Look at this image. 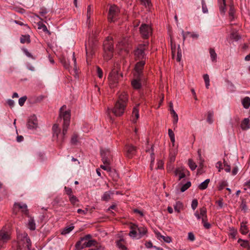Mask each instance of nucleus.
Instances as JSON below:
<instances>
[{"label": "nucleus", "instance_id": "nucleus-1", "mask_svg": "<svg viewBox=\"0 0 250 250\" xmlns=\"http://www.w3.org/2000/svg\"><path fill=\"white\" fill-rule=\"evenodd\" d=\"M66 109L65 105L62 106L60 108L57 123L54 124L52 127L53 138L61 143L63 142L65 139V135L70 124V112L66 110Z\"/></svg>", "mask_w": 250, "mask_h": 250}, {"label": "nucleus", "instance_id": "nucleus-2", "mask_svg": "<svg viewBox=\"0 0 250 250\" xmlns=\"http://www.w3.org/2000/svg\"><path fill=\"white\" fill-rule=\"evenodd\" d=\"M18 240L17 250H31V242L28 235L25 232H18Z\"/></svg>", "mask_w": 250, "mask_h": 250}, {"label": "nucleus", "instance_id": "nucleus-3", "mask_svg": "<svg viewBox=\"0 0 250 250\" xmlns=\"http://www.w3.org/2000/svg\"><path fill=\"white\" fill-rule=\"evenodd\" d=\"M104 55L105 61H108L113 56L114 47L112 38L107 37L103 43Z\"/></svg>", "mask_w": 250, "mask_h": 250}, {"label": "nucleus", "instance_id": "nucleus-4", "mask_svg": "<svg viewBox=\"0 0 250 250\" xmlns=\"http://www.w3.org/2000/svg\"><path fill=\"white\" fill-rule=\"evenodd\" d=\"M144 63H136L134 68V78L131 81V85L135 89H139L142 86L141 76Z\"/></svg>", "mask_w": 250, "mask_h": 250}, {"label": "nucleus", "instance_id": "nucleus-5", "mask_svg": "<svg viewBox=\"0 0 250 250\" xmlns=\"http://www.w3.org/2000/svg\"><path fill=\"white\" fill-rule=\"evenodd\" d=\"M148 44V43L147 42H145L142 44H140L134 50V54L135 58L136 61H139L138 62H145L146 54L145 50L147 48Z\"/></svg>", "mask_w": 250, "mask_h": 250}, {"label": "nucleus", "instance_id": "nucleus-6", "mask_svg": "<svg viewBox=\"0 0 250 250\" xmlns=\"http://www.w3.org/2000/svg\"><path fill=\"white\" fill-rule=\"evenodd\" d=\"M194 215L197 220L201 219L202 220V223L205 228L208 229L210 228V224L207 222V211L205 207H202L199 210H196L194 213Z\"/></svg>", "mask_w": 250, "mask_h": 250}, {"label": "nucleus", "instance_id": "nucleus-7", "mask_svg": "<svg viewBox=\"0 0 250 250\" xmlns=\"http://www.w3.org/2000/svg\"><path fill=\"white\" fill-rule=\"evenodd\" d=\"M120 10L119 8L115 5H111L109 9L108 13V21L109 22H114L116 21L119 16Z\"/></svg>", "mask_w": 250, "mask_h": 250}, {"label": "nucleus", "instance_id": "nucleus-8", "mask_svg": "<svg viewBox=\"0 0 250 250\" xmlns=\"http://www.w3.org/2000/svg\"><path fill=\"white\" fill-rule=\"evenodd\" d=\"M10 233L6 227H4L0 231V249L2 244L7 242L10 239Z\"/></svg>", "mask_w": 250, "mask_h": 250}, {"label": "nucleus", "instance_id": "nucleus-9", "mask_svg": "<svg viewBox=\"0 0 250 250\" xmlns=\"http://www.w3.org/2000/svg\"><path fill=\"white\" fill-rule=\"evenodd\" d=\"M125 106V104L116 102L114 107L112 109V112L116 116H121L123 115Z\"/></svg>", "mask_w": 250, "mask_h": 250}, {"label": "nucleus", "instance_id": "nucleus-10", "mask_svg": "<svg viewBox=\"0 0 250 250\" xmlns=\"http://www.w3.org/2000/svg\"><path fill=\"white\" fill-rule=\"evenodd\" d=\"M140 32L144 39H148L152 32L151 28L147 24H142L140 27Z\"/></svg>", "mask_w": 250, "mask_h": 250}, {"label": "nucleus", "instance_id": "nucleus-11", "mask_svg": "<svg viewBox=\"0 0 250 250\" xmlns=\"http://www.w3.org/2000/svg\"><path fill=\"white\" fill-rule=\"evenodd\" d=\"M175 176L179 177V180L186 177L187 175H188L189 172L185 167H180L176 168L174 171Z\"/></svg>", "mask_w": 250, "mask_h": 250}, {"label": "nucleus", "instance_id": "nucleus-12", "mask_svg": "<svg viewBox=\"0 0 250 250\" xmlns=\"http://www.w3.org/2000/svg\"><path fill=\"white\" fill-rule=\"evenodd\" d=\"M101 154L102 156V160L104 164H110V151L108 149H101Z\"/></svg>", "mask_w": 250, "mask_h": 250}, {"label": "nucleus", "instance_id": "nucleus-13", "mask_svg": "<svg viewBox=\"0 0 250 250\" xmlns=\"http://www.w3.org/2000/svg\"><path fill=\"white\" fill-rule=\"evenodd\" d=\"M95 45L91 46L90 44L88 45H85L87 62L91 61L90 59L95 53Z\"/></svg>", "mask_w": 250, "mask_h": 250}, {"label": "nucleus", "instance_id": "nucleus-14", "mask_svg": "<svg viewBox=\"0 0 250 250\" xmlns=\"http://www.w3.org/2000/svg\"><path fill=\"white\" fill-rule=\"evenodd\" d=\"M130 231L129 236L133 238L137 239V225L134 224H131L129 227Z\"/></svg>", "mask_w": 250, "mask_h": 250}, {"label": "nucleus", "instance_id": "nucleus-15", "mask_svg": "<svg viewBox=\"0 0 250 250\" xmlns=\"http://www.w3.org/2000/svg\"><path fill=\"white\" fill-rule=\"evenodd\" d=\"M126 40L123 39L121 42H119L117 44V49L119 50V53L121 52H124L125 53H127V50L126 48Z\"/></svg>", "mask_w": 250, "mask_h": 250}, {"label": "nucleus", "instance_id": "nucleus-16", "mask_svg": "<svg viewBox=\"0 0 250 250\" xmlns=\"http://www.w3.org/2000/svg\"><path fill=\"white\" fill-rule=\"evenodd\" d=\"M126 156L128 158H131L136 153V148L132 146L129 145L126 146Z\"/></svg>", "mask_w": 250, "mask_h": 250}, {"label": "nucleus", "instance_id": "nucleus-17", "mask_svg": "<svg viewBox=\"0 0 250 250\" xmlns=\"http://www.w3.org/2000/svg\"><path fill=\"white\" fill-rule=\"evenodd\" d=\"M147 229L146 227L144 226L138 227L137 226V239H140L146 234L147 232Z\"/></svg>", "mask_w": 250, "mask_h": 250}, {"label": "nucleus", "instance_id": "nucleus-18", "mask_svg": "<svg viewBox=\"0 0 250 250\" xmlns=\"http://www.w3.org/2000/svg\"><path fill=\"white\" fill-rule=\"evenodd\" d=\"M138 105L134 107L133 109L132 114L131 116V121L133 123H136L137 120L139 117Z\"/></svg>", "mask_w": 250, "mask_h": 250}, {"label": "nucleus", "instance_id": "nucleus-19", "mask_svg": "<svg viewBox=\"0 0 250 250\" xmlns=\"http://www.w3.org/2000/svg\"><path fill=\"white\" fill-rule=\"evenodd\" d=\"M14 207L15 208H18L21 210V211L25 214H28V210L27 209V206L25 204L22 203H18L14 204Z\"/></svg>", "mask_w": 250, "mask_h": 250}, {"label": "nucleus", "instance_id": "nucleus-20", "mask_svg": "<svg viewBox=\"0 0 250 250\" xmlns=\"http://www.w3.org/2000/svg\"><path fill=\"white\" fill-rule=\"evenodd\" d=\"M95 243H96V241L95 240H89L87 242L83 244V246L80 247L81 242H78L77 243V244L76 245V247L77 249H82L84 247H90L91 246L94 245Z\"/></svg>", "mask_w": 250, "mask_h": 250}, {"label": "nucleus", "instance_id": "nucleus-21", "mask_svg": "<svg viewBox=\"0 0 250 250\" xmlns=\"http://www.w3.org/2000/svg\"><path fill=\"white\" fill-rule=\"evenodd\" d=\"M93 13V9L91 8V5H89L87 7V14H86V17H87V21H86V23L87 24L88 27L90 28L91 26V21H90V17L91 15Z\"/></svg>", "mask_w": 250, "mask_h": 250}, {"label": "nucleus", "instance_id": "nucleus-22", "mask_svg": "<svg viewBox=\"0 0 250 250\" xmlns=\"http://www.w3.org/2000/svg\"><path fill=\"white\" fill-rule=\"evenodd\" d=\"M116 73V71L112 70L111 73L109 77V82L110 86L112 87H114L115 86L116 83H117V81L116 80V78L115 77H113L112 75L115 74Z\"/></svg>", "mask_w": 250, "mask_h": 250}, {"label": "nucleus", "instance_id": "nucleus-23", "mask_svg": "<svg viewBox=\"0 0 250 250\" xmlns=\"http://www.w3.org/2000/svg\"><path fill=\"white\" fill-rule=\"evenodd\" d=\"M128 100L127 95L126 93L123 92L119 96V99L117 101V102H120L122 104H125V105H126V103Z\"/></svg>", "mask_w": 250, "mask_h": 250}, {"label": "nucleus", "instance_id": "nucleus-24", "mask_svg": "<svg viewBox=\"0 0 250 250\" xmlns=\"http://www.w3.org/2000/svg\"><path fill=\"white\" fill-rule=\"evenodd\" d=\"M174 209L175 212L180 213L184 208L183 204L181 201H177L173 205Z\"/></svg>", "mask_w": 250, "mask_h": 250}, {"label": "nucleus", "instance_id": "nucleus-25", "mask_svg": "<svg viewBox=\"0 0 250 250\" xmlns=\"http://www.w3.org/2000/svg\"><path fill=\"white\" fill-rule=\"evenodd\" d=\"M219 4V9L221 14L224 15L226 12V1L225 0H218Z\"/></svg>", "mask_w": 250, "mask_h": 250}, {"label": "nucleus", "instance_id": "nucleus-26", "mask_svg": "<svg viewBox=\"0 0 250 250\" xmlns=\"http://www.w3.org/2000/svg\"><path fill=\"white\" fill-rule=\"evenodd\" d=\"M146 152H148L150 154L151 164H150V167L151 169H152V166H153V164L154 163V160H155L154 149H153V146H151L150 149H147V148L146 149Z\"/></svg>", "mask_w": 250, "mask_h": 250}, {"label": "nucleus", "instance_id": "nucleus-27", "mask_svg": "<svg viewBox=\"0 0 250 250\" xmlns=\"http://www.w3.org/2000/svg\"><path fill=\"white\" fill-rule=\"evenodd\" d=\"M241 128L243 130H248L250 127V120L248 118H245L241 124Z\"/></svg>", "mask_w": 250, "mask_h": 250}, {"label": "nucleus", "instance_id": "nucleus-28", "mask_svg": "<svg viewBox=\"0 0 250 250\" xmlns=\"http://www.w3.org/2000/svg\"><path fill=\"white\" fill-rule=\"evenodd\" d=\"M27 125L28 127L30 129L37 127L38 125V123L36 119L35 118H33V119H29Z\"/></svg>", "mask_w": 250, "mask_h": 250}, {"label": "nucleus", "instance_id": "nucleus-29", "mask_svg": "<svg viewBox=\"0 0 250 250\" xmlns=\"http://www.w3.org/2000/svg\"><path fill=\"white\" fill-rule=\"evenodd\" d=\"M20 42L21 43H29L31 42L30 36L29 35H22L20 38Z\"/></svg>", "mask_w": 250, "mask_h": 250}, {"label": "nucleus", "instance_id": "nucleus-30", "mask_svg": "<svg viewBox=\"0 0 250 250\" xmlns=\"http://www.w3.org/2000/svg\"><path fill=\"white\" fill-rule=\"evenodd\" d=\"M242 104L245 108L248 109L250 106V98L249 97H245L242 100Z\"/></svg>", "mask_w": 250, "mask_h": 250}, {"label": "nucleus", "instance_id": "nucleus-31", "mask_svg": "<svg viewBox=\"0 0 250 250\" xmlns=\"http://www.w3.org/2000/svg\"><path fill=\"white\" fill-rule=\"evenodd\" d=\"M210 182L209 179H207L204 182L201 183L199 186L198 188L201 190H204L207 188L208 185Z\"/></svg>", "mask_w": 250, "mask_h": 250}, {"label": "nucleus", "instance_id": "nucleus-32", "mask_svg": "<svg viewBox=\"0 0 250 250\" xmlns=\"http://www.w3.org/2000/svg\"><path fill=\"white\" fill-rule=\"evenodd\" d=\"M113 194L111 191L105 192L102 197V200L104 201H108L111 198V195Z\"/></svg>", "mask_w": 250, "mask_h": 250}, {"label": "nucleus", "instance_id": "nucleus-33", "mask_svg": "<svg viewBox=\"0 0 250 250\" xmlns=\"http://www.w3.org/2000/svg\"><path fill=\"white\" fill-rule=\"evenodd\" d=\"M27 227L30 230H35V229L36 224H35V221L33 218H30L29 219Z\"/></svg>", "mask_w": 250, "mask_h": 250}, {"label": "nucleus", "instance_id": "nucleus-34", "mask_svg": "<svg viewBox=\"0 0 250 250\" xmlns=\"http://www.w3.org/2000/svg\"><path fill=\"white\" fill-rule=\"evenodd\" d=\"M229 236L233 239H236V236L237 234V229H235L233 228H229Z\"/></svg>", "mask_w": 250, "mask_h": 250}, {"label": "nucleus", "instance_id": "nucleus-35", "mask_svg": "<svg viewBox=\"0 0 250 250\" xmlns=\"http://www.w3.org/2000/svg\"><path fill=\"white\" fill-rule=\"evenodd\" d=\"M168 135L170 138V141L172 142V146H174L175 145V135L171 129L168 130Z\"/></svg>", "mask_w": 250, "mask_h": 250}, {"label": "nucleus", "instance_id": "nucleus-36", "mask_svg": "<svg viewBox=\"0 0 250 250\" xmlns=\"http://www.w3.org/2000/svg\"><path fill=\"white\" fill-rule=\"evenodd\" d=\"M124 241L123 239H121L119 241H118L116 243L117 247L120 249L121 250H126V248L125 246L124 245L123 242Z\"/></svg>", "mask_w": 250, "mask_h": 250}, {"label": "nucleus", "instance_id": "nucleus-37", "mask_svg": "<svg viewBox=\"0 0 250 250\" xmlns=\"http://www.w3.org/2000/svg\"><path fill=\"white\" fill-rule=\"evenodd\" d=\"M209 54L211 59V61L212 62H214L216 61L217 54L215 52V50L213 48H210L209 49Z\"/></svg>", "mask_w": 250, "mask_h": 250}, {"label": "nucleus", "instance_id": "nucleus-38", "mask_svg": "<svg viewBox=\"0 0 250 250\" xmlns=\"http://www.w3.org/2000/svg\"><path fill=\"white\" fill-rule=\"evenodd\" d=\"M242 242V243L240 245L244 248H248V249L250 250V246L249 244V242L247 240H244L241 239H239L238 240V242L240 243Z\"/></svg>", "mask_w": 250, "mask_h": 250}, {"label": "nucleus", "instance_id": "nucleus-39", "mask_svg": "<svg viewBox=\"0 0 250 250\" xmlns=\"http://www.w3.org/2000/svg\"><path fill=\"white\" fill-rule=\"evenodd\" d=\"M230 37L235 41H238L241 38V36L239 35L237 32L235 31H233L231 33Z\"/></svg>", "mask_w": 250, "mask_h": 250}, {"label": "nucleus", "instance_id": "nucleus-40", "mask_svg": "<svg viewBox=\"0 0 250 250\" xmlns=\"http://www.w3.org/2000/svg\"><path fill=\"white\" fill-rule=\"evenodd\" d=\"M240 231L243 234H246L249 231L247 226L244 223L241 224Z\"/></svg>", "mask_w": 250, "mask_h": 250}, {"label": "nucleus", "instance_id": "nucleus-41", "mask_svg": "<svg viewBox=\"0 0 250 250\" xmlns=\"http://www.w3.org/2000/svg\"><path fill=\"white\" fill-rule=\"evenodd\" d=\"M70 73H73L75 77H77L78 73V68L76 63H73V67L71 69H69Z\"/></svg>", "mask_w": 250, "mask_h": 250}, {"label": "nucleus", "instance_id": "nucleus-42", "mask_svg": "<svg viewBox=\"0 0 250 250\" xmlns=\"http://www.w3.org/2000/svg\"><path fill=\"white\" fill-rule=\"evenodd\" d=\"M188 165L191 170H194L197 167V165L195 162L191 159H189L188 162Z\"/></svg>", "mask_w": 250, "mask_h": 250}, {"label": "nucleus", "instance_id": "nucleus-43", "mask_svg": "<svg viewBox=\"0 0 250 250\" xmlns=\"http://www.w3.org/2000/svg\"><path fill=\"white\" fill-rule=\"evenodd\" d=\"M74 226H70L68 227H66L64 228L62 231V234L63 235H65L69 233L71 231H72L74 229Z\"/></svg>", "mask_w": 250, "mask_h": 250}, {"label": "nucleus", "instance_id": "nucleus-44", "mask_svg": "<svg viewBox=\"0 0 250 250\" xmlns=\"http://www.w3.org/2000/svg\"><path fill=\"white\" fill-rule=\"evenodd\" d=\"M235 13L234 8L233 5H231L229 6V17L231 18V20H232L234 19V14Z\"/></svg>", "mask_w": 250, "mask_h": 250}, {"label": "nucleus", "instance_id": "nucleus-45", "mask_svg": "<svg viewBox=\"0 0 250 250\" xmlns=\"http://www.w3.org/2000/svg\"><path fill=\"white\" fill-rule=\"evenodd\" d=\"M203 78L205 82L206 87L207 88H209V86L210 85V81L209 76L208 74H205L203 76Z\"/></svg>", "mask_w": 250, "mask_h": 250}, {"label": "nucleus", "instance_id": "nucleus-46", "mask_svg": "<svg viewBox=\"0 0 250 250\" xmlns=\"http://www.w3.org/2000/svg\"><path fill=\"white\" fill-rule=\"evenodd\" d=\"M191 182H187L185 184L183 185L181 188V191L184 192L191 186Z\"/></svg>", "mask_w": 250, "mask_h": 250}, {"label": "nucleus", "instance_id": "nucleus-47", "mask_svg": "<svg viewBox=\"0 0 250 250\" xmlns=\"http://www.w3.org/2000/svg\"><path fill=\"white\" fill-rule=\"evenodd\" d=\"M78 142V137L76 134H74L71 139V143L72 145H76Z\"/></svg>", "mask_w": 250, "mask_h": 250}, {"label": "nucleus", "instance_id": "nucleus-48", "mask_svg": "<svg viewBox=\"0 0 250 250\" xmlns=\"http://www.w3.org/2000/svg\"><path fill=\"white\" fill-rule=\"evenodd\" d=\"M69 201L73 205L75 204L77 202L79 201L78 198L74 195H72L69 197Z\"/></svg>", "mask_w": 250, "mask_h": 250}, {"label": "nucleus", "instance_id": "nucleus-49", "mask_svg": "<svg viewBox=\"0 0 250 250\" xmlns=\"http://www.w3.org/2000/svg\"><path fill=\"white\" fill-rule=\"evenodd\" d=\"M141 4L146 7H150L151 5L150 0H140Z\"/></svg>", "mask_w": 250, "mask_h": 250}, {"label": "nucleus", "instance_id": "nucleus-50", "mask_svg": "<svg viewBox=\"0 0 250 250\" xmlns=\"http://www.w3.org/2000/svg\"><path fill=\"white\" fill-rule=\"evenodd\" d=\"M64 190L66 193V194L69 197L73 194V191L71 188L67 187H64Z\"/></svg>", "mask_w": 250, "mask_h": 250}, {"label": "nucleus", "instance_id": "nucleus-51", "mask_svg": "<svg viewBox=\"0 0 250 250\" xmlns=\"http://www.w3.org/2000/svg\"><path fill=\"white\" fill-rule=\"evenodd\" d=\"M176 154V151L174 150L173 151L171 150L170 152V160L171 162H173L175 160V157Z\"/></svg>", "mask_w": 250, "mask_h": 250}, {"label": "nucleus", "instance_id": "nucleus-52", "mask_svg": "<svg viewBox=\"0 0 250 250\" xmlns=\"http://www.w3.org/2000/svg\"><path fill=\"white\" fill-rule=\"evenodd\" d=\"M198 201L196 199H193L191 203V208L193 210H195L198 206Z\"/></svg>", "mask_w": 250, "mask_h": 250}, {"label": "nucleus", "instance_id": "nucleus-53", "mask_svg": "<svg viewBox=\"0 0 250 250\" xmlns=\"http://www.w3.org/2000/svg\"><path fill=\"white\" fill-rule=\"evenodd\" d=\"M100 167L107 171H110L111 170V167L109 165L104 164L103 165H101Z\"/></svg>", "mask_w": 250, "mask_h": 250}, {"label": "nucleus", "instance_id": "nucleus-54", "mask_svg": "<svg viewBox=\"0 0 250 250\" xmlns=\"http://www.w3.org/2000/svg\"><path fill=\"white\" fill-rule=\"evenodd\" d=\"M26 99L27 97L26 96L22 97L19 99V104L20 106H21L24 104Z\"/></svg>", "mask_w": 250, "mask_h": 250}, {"label": "nucleus", "instance_id": "nucleus-55", "mask_svg": "<svg viewBox=\"0 0 250 250\" xmlns=\"http://www.w3.org/2000/svg\"><path fill=\"white\" fill-rule=\"evenodd\" d=\"M24 53L26 55V56H27L29 58H31L32 59H35V57H34L31 53H30L26 49H23Z\"/></svg>", "mask_w": 250, "mask_h": 250}, {"label": "nucleus", "instance_id": "nucleus-56", "mask_svg": "<svg viewBox=\"0 0 250 250\" xmlns=\"http://www.w3.org/2000/svg\"><path fill=\"white\" fill-rule=\"evenodd\" d=\"M162 239L166 242L167 243H169L170 242H171L172 241V240H171V238L169 236H163V237H162Z\"/></svg>", "mask_w": 250, "mask_h": 250}, {"label": "nucleus", "instance_id": "nucleus-57", "mask_svg": "<svg viewBox=\"0 0 250 250\" xmlns=\"http://www.w3.org/2000/svg\"><path fill=\"white\" fill-rule=\"evenodd\" d=\"M97 71L99 78H102L103 77V71L99 66H97Z\"/></svg>", "mask_w": 250, "mask_h": 250}, {"label": "nucleus", "instance_id": "nucleus-58", "mask_svg": "<svg viewBox=\"0 0 250 250\" xmlns=\"http://www.w3.org/2000/svg\"><path fill=\"white\" fill-rule=\"evenodd\" d=\"M216 167L218 169V171L220 172L223 169L222 163L221 162H218L216 164Z\"/></svg>", "mask_w": 250, "mask_h": 250}, {"label": "nucleus", "instance_id": "nucleus-59", "mask_svg": "<svg viewBox=\"0 0 250 250\" xmlns=\"http://www.w3.org/2000/svg\"><path fill=\"white\" fill-rule=\"evenodd\" d=\"M188 239L191 241H193L195 240L194 235L192 232L188 233Z\"/></svg>", "mask_w": 250, "mask_h": 250}, {"label": "nucleus", "instance_id": "nucleus-60", "mask_svg": "<svg viewBox=\"0 0 250 250\" xmlns=\"http://www.w3.org/2000/svg\"><path fill=\"white\" fill-rule=\"evenodd\" d=\"M87 212L88 209L87 208L83 210L80 208L77 210V212L78 213H81L83 214H86L87 213Z\"/></svg>", "mask_w": 250, "mask_h": 250}, {"label": "nucleus", "instance_id": "nucleus-61", "mask_svg": "<svg viewBox=\"0 0 250 250\" xmlns=\"http://www.w3.org/2000/svg\"><path fill=\"white\" fill-rule=\"evenodd\" d=\"M164 163L162 161L159 160L157 162V169H162L163 168Z\"/></svg>", "mask_w": 250, "mask_h": 250}, {"label": "nucleus", "instance_id": "nucleus-62", "mask_svg": "<svg viewBox=\"0 0 250 250\" xmlns=\"http://www.w3.org/2000/svg\"><path fill=\"white\" fill-rule=\"evenodd\" d=\"M181 57H182V54H181V52H180L179 51V50H178V52H177V57H176V61L178 62H179L181 61Z\"/></svg>", "mask_w": 250, "mask_h": 250}, {"label": "nucleus", "instance_id": "nucleus-63", "mask_svg": "<svg viewBox=\"0 0 250 250\" xmlns=\"http://www.w3.org/2000/svg\"><path fill=\"white\" fill-rule=\"evenodd\" d=\"M173 118V123L174 125H176L178 121V116L177 114H175L172 116Z\"/></svg>", "mask_w": 250, "mask_h": 250}, {"label": "nucleus", "instance_id": "nucleus-64", "mask_svg": "<svg viewBox=\"0 0 250 250\" xmlns=\"http://www.w3.org/2000/svg\"><path fill=\"white\" fill-rule=\"evenodd\" d=\"M100 31L101 29L100 28H97L94 32H92V34H93L94 36L96 37V36L100 33Z\"/></svg>", "mask_w": 250, "mask_h": 250}]
</instances>
